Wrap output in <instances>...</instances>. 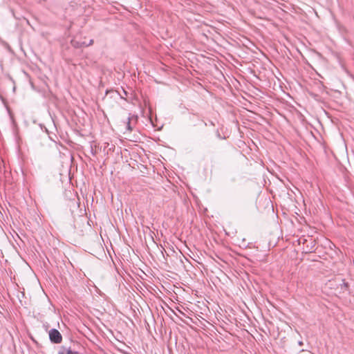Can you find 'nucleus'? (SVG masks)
<instances>
[{
  "label": "nucleus",
  "mask_w": 354,
  "mask_h": 354,
  "mask_svg": "<svg viewBox=\"0 0 354 354\" xmlns=\"http://www.w3.org/2000/svg\"><path fill=\"white\" fill-rule=\"evenodd\" d=\"M134 118H135V120H136V118L134 115H131V114H129L127 118V121H124V124L126 125L127 130L129 132H131L133 130V127L131 126V120Z\"/></svg>",
  "instance_id": "2"
},
{
  "label": "nucleus",
  "mask_w": 354,
  "mask_h": 354,
  "mask_svg": "<svg viewBox=\"0 0 354 354\" xmlns=\"http://www.w3.org/2000/svg\"><path fill=\"white\" fill-rule=\"evenodd\" d=\"M71 44L75 48H81L86 46L85 42H80L75 39L71 41Z\"/></svg>",
  "instance_id": "4"
},
{
  "label": "nucleus",
  "mask_w": 354,
  "mask_h": 354,
  "mask_svg": "<svg viewBox=\"0 0 354 354\" xmlns=\"http://www.w3.org/2000/svg\"><path fill=\"white\" fill-rule=\"evenodd\" d=\"M58 354H80L78 352L73 351L71 348L62 346L58 351Z\"/></svg>",
  "instance_id": "3"
},
{
  "label": "nucleus",
  "mask_w": 354,
  "mask_h": 354,
  "mask_svg": "<svg viewBox=\"0 0 354 354\" xmlns=\"http://www.w3.org/2000/svg\"><path fill=\"white\" fill-rule=\"evenodd\" d=\"M93 44V40L91 39L88 44H86V46H91Z\"/></svg>",
  "instance_id": "5"
},
{
  "label": "nucleus",
  "mask_w": 354,
  "mask_h": 354,
  "mask_svg": "<svg viewBox=\"0 0 354 354\" xmlns=\"http://www.w3.org/2000/svg\"><path fill=\"white\" fill-rule=\"evenodd\" d=\"M49 338L51 342L54 344H60L62 341L61 333L55 328L49 330Z\"/></svg>",
  "instance_id": "1"
},
{
  "label": "nucleus",
  "mask_w": 354,
  "mask_h": 354,
  "mask_svg": "<svg viewBox=\"0 0 354 354\" xmlns=\"http://www.w3.org/2000/svg\"><path fill=\"white\" fill-rule=\"evenodd\" d=\"M346 288L348 287V283H346L344 281H343V284H342Z\"/></svg>",
  "instance_id": "6"
}]
</instances>
